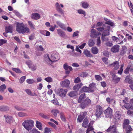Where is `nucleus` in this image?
I'll list each match as a JSON object with an SVG mask.
<instances>
[{
    "mask_svg": "<svg viewBox=\"0 0 133 133\" xmlns=\"http://www.w3.org/2000/svg\"><path fill=\"white\" fill-rule=\"evenodd\" d=\"M28 22L31 29L34 30L36 29L35 26L33 24L32 22L30 21H28Z\"/></svg>",
    "mask_w": 133,
    "mask_h": 133,
    "instance_id": "nucleus-29",
    "label": "nucleus"
},
{
    "mask_svg": "<svg viewBox=\"0 0 133 133\" xmlns=\"http://www.w3.org/2000/svg\"><path fill=\"white\" fill-rule=\"evenodd\" d=\"M105 36H102L101 39L103 41H109V39L105 37Z\"/></svg>",
    "mask_w": 133,
    "mask_h": 133,
    "instance_id": "nucleus-55",
    "label": "nucleus"
},
{
    "mask_svg": "<svg viewBox=\"0 0 133 133\" xmlns=\"http://www.w3.org/2000/svg\"><path fill=\"white\" fill-rule=\"evenodd\" d=\"M85 97L86 96L85 94L84 93L81 95L79 98L78 101V103H81L82 100L84 99Z\"/></svg>",
    "mask_w": 133,
    "mask_h": 133,
    "instance_id": "nucleus-31",
    "label": "nucleus"
},
{
    "mask_svg": "<svg viewBox=\"0 0 133 133\" xmlns=\"http://www.w3.org/2000/svg\"><path fill=\"white\" fill-rule=\"evenodd\" d=\"M70 84V81L68 79H66L64 80L61 81L60 82L61 85L63 87L68 88Z\"/></svg>",
    "mask_w": 133,
    "mask_h": 133,
    "instance_id": "nucleus-8",
    "label": "nucleus"
},
{
    "mask_svg": "<svg viewBox=\"0 0 133 133\" xmlns=\"http://www.w3.org/2000/svg\"><path fill=\"white\" fill-rule=\"evenodd\" d=\"M68 90L66 89H61L58 91V95L62 97H65L66 95Z\"/></svg>",
    "mask_w": 133,
    "mask_h": 133,
    "instance_id": "nucleus-6",
    "label": "nucleus"
},
{
    "mask_svg": "<svg viewBox=\"0 0 133 133\" xmlns=\"http://www.w3.org/2000/svg\"><path fill=\"white\" fill-rule=\"evenodd\" d=\"M95 78L98 81H99L102 80V77L99 75H95Z\"/></svg>",
    "mask_w": 133,
    "mask_h": 133,
    "instance_id": "nucleus-58",
    "label": "nucleus"
},
{
    "mask_svg": "<svg viewBox=\"0 0 133 133\" xmlns=\"http://www.w3.org/2000/svg\"><path fill=\"white\" fill-rule=\"evenodd\" d=\"M112 77V81L116 83H117L121 79L120 78L117 77L114 74H113Z\"/></svg>",
    "mask_w": 133,
    "mask_h": 133,
    "instance_id": "nucleus-24",
    "label": "nucleus"
},
{
    "mask_svg": "<svg viewBox=\"0 0 133 133\" xmlns=\"http://www.w3.org/2000/svg\"><path fill=\"white\" fill-rule=\"evenodd\" d=\"M36 126L39 130H41L42 129L41 123L38 121H37L36 122Z\"/></svg>",
    "mask_w": 133,
    "mask_h": 133,
    "instance_id": "nucleus-41",
    "label": "nucleus"
},
{
    "mask_svg": "<svg viewBox=\"0 0 133 133\" xmlns=\"http://www.w3.org/2000/svg\"><path fill=\"white\" fill-rule=\"evenodd\" d=\"M64 69L66 70V74H68L70 71L72 70V68L68 66L66 64H65L63 65Z\"/></svg>",
    "mask_w": 133,
    "mask_h": 133,
    "instance_id": "nucleus-14",
    "label": "nucleus"
},
{
    "mask_svg": "<svg viewBox=\"0 0 133 133\" xmlns=\"http://www.w3.org/2000/svg\"><path fill=\"white\" fill-rule=\"evenodd\" d=\"M121 116V112L120 111H117L115 112L114 116V118L116 121H118L120 119Z\"/></svg>",
    "mask_w": 133,
    "mask_h": 133,
    "instance_id": "nucleus-10",
    "label": "nucleus"
},
{
    "mask_svg": "<svg viewBox=\"0 0 133 133\" xmlns=\"http://www.w3.org/2000/svg\"><path fill=\"white\" fill-rule=\"evenodd\" d=\"M44 80L47 82L50 83L52 81V78L49 77H48L44 79Z\"/></svg>",
    "mask_w": 133,
    "mask_h": 133,
    "instance_id": "nucleus-49",
    "label": "nucleus"
},
{
    "mask_svg": "<svg viewBox=\"0 0 133 133\" xmlns=\"http://www.w3.org/2000/svg\"><path fill=\"white\" fill-rule=\"evenodd\" d=\"M9 110V107L7 106H0V111H6Z\"/></svg>",
    "mask_w": 133,
    "mask_h": 133,
    "instance_id": "nucleus-32",
    "label": "nucleus"
},
{
    "mask_svg": "<svg viewBox=\"0 0 133 133\" xmlns=\"http://www.w3.org/2000/svg\"><path fill=\"white\" fill-rule=\"evenodd\" d=\"M16 30L19 33L24 34L30 32V30L27 26H25L23 23H17L16 27Z\"/></svg>",
    "mask_w": 133,
    "mask_h": 133,
    "instance_id": "nucleus-2",
    "label": "nucleus"
},
{
    "mask_svg": "<svg viewBox=\"0 0 133 133\" xmlns=\"http://www.w3.org/2000/svg\"><path fill=\"white\" fill-rule=\"evenodd\" d=\"M124 107L127 109H130L133 110V99H130V104L127 103Z\"/></svg>",
    "mask_w": 133,
    "mask_h": 133,
    "instance_id": "nucleus-16",
    "label": "nucleus"
},
{
    "mask_svg": "<svg viewBox=\"0 0 133 133\" xmlns=\"http://www.w3.org/2000/svg\"><path fill=\"white\" fill-rule=\"evenodd\" d=\"M26 82L29 84H31L35 82V81L33 79H27Z\"/></svg>",
    "mask_w": 133,
    "mask_h": 133,
    "instance_id": "nucleus-46",
    "label": "nucleus"
},
{
    "mask_svg": "<svg viewBox=\"0 0 133 133\" xmlns=\"http://www.w3.org/2000/svg\"><path fill=\"white\" fill-rule=\"evenodd\" d=\"M106 101L108 103H112V102H113L114 101L113 99H111L109 97H108L107 98Z\"/></svg>",
    "mask_w": 133,
    "mask_h": 133,
    "instance_id": "nucleus-62",
    "label": "nucleus"
},
{
    "mask_svg": "<svg viewBox=\"0 0 133 133\" xmlns=\"http://www.w3.org/2000/svg\"><path fill=\"white\" fill-rule=\"evenodd\" d=\"M83 53L87 57H92V56L90 52L87 50H85L83 52Z\"/></svg>",
    "mask_w": 133,
    "mask_h": 133,
    "instance_id": "nucleus-28",
    "label": "nucleus"
},
{
    "mask_svg": "<svg viewBox=\"0 0 133 133\" xmlns=\"http://www.w3.org/2000/svg\"><path fill=\"white\" fill-rule=\"evenodd\" d=\"M129 120L128 119H126L124 120L123 124V128L124 129L125 127L128 126H130L129 125Z\"/></svg>",
    "mask_w": 133,
    "mask_h": 133,
    "instance_id": "nucleus-30",
    "label": "nucleus"
},
{
    "mask_svg": "<svg viewBox=\"0 0 133 133\" xmlns=\"http://www.w3.org/2000/svg\"><path fill=\"white\" fill-rule=\"evenodd\" d=\"M55 6L56 9L58 12L61 14H64L63 10L61 8L60 5L57 2L56 3Z\"/></svg>",
    "mask_w": 133,
    "mask_h": 133,
    "instance_id": "nucleus-15",
    "label": "nucleus"
},
{
    "mask_svg": "<svg viewBox=\"0 0 133 133\" xmlns=\"http://www.w3.org/2000/svg\"><path fill=\"white\" fill-rule=\"evenodd\" d=\"M4 117L6 122L7 123H10L12 122L13 118L12 117L7 115H5Z\"/></svg>",
    "mask_w": 133,
    "mask_h": 133,
    "instance_id": "nucleus-22",
    "label": "nucleus"
},
{
    "mask_svg": "<svg viewBox=\"0 0 133 133\" xmlns=\"http://www.w3.org/2000/svg\"><path fill=\"white\" fill-rule=\"evenodd\" d=\"M76 92L75 91H72L69 92L68 95L70 97H73L77 95Z\"/></svg>",
    "mask_w": 133,
    "mask_h": 133,
    "instance_id": "nucleus-36",
    "label": "nucleus"
},
{
    "mask_svg": "<svg viewBox=\"0 0 133 133\" xmlns=\"http://www.w3.org/2000/svg\"><path fill=\"white\" fill-rule=\"evenodd\" d=\"M81 89L82 91L84 92H93L94 91L93 89H90L89 87L85 86L83 87Z\"/></svg>",
    "mask_w": 133,
    "mask_h": 133,
    "instance_id": "nucleus-19",
    "label": "nucleus"
},
{
    "mask_svg": "<svg viewBox=\"0 0 133 133\" xmlns=\"http://www.w3.org/2000/svg\"><path fill=\"white\" fill-rule=\"evenodd\" d=\"M51 112L55 117H56L57 116V114L59 113V111L57 110H54L52 111Z\"/></svg>",
    "mask_w": 133,
    "mask_h": 133,
    "instance_id": "nucleus-48",
    "label": "nucleus"
},
{
    "mask_svg": "<svg viewBox=\"0 0 133 133\" xmlns=\"http://www.w3.org/2000/svg\"><path fill=\"white\" fill-rule=\"evenodd\" d=\"M101 34L98 32L96 31V30L94 29H92L91 30L90 33V36L91 37H96L99 35H101Z\"/></svg>",
    "mask_w": 133,
    "mask_h": 133,
    "instance_id": "nucleus-11",
    "label": "nucleus"
},
{
    "mask_svg": "<svg viewBox=\"0 0 133 133\" xmlns=\"http://www.w3.org/2000/svg\"><path fill=\"white\" fill-rule=\"evenodd\" d=\"M106 26V25L104 24L103 25V27L97 28L96 29L99 32H102L104 30L105 28V27Z\"/></svg>",
    "mask_w": 133,
    "mask_h": 133,
    "instance_id": "nucleus-40",
    "label": "nucleus"
},
{
    "mask_svg": "<svg viewBox=\"0 0 133 133\" xmlns=\"http://www.w3.org/2000/svg\"><path fill=\"white\" fill-rule=\"evenodd\" d=\"M101 44V41L100 40V38L99 37L97 38V45L98 46H99Z\"/></svg>",
    "mask_w": 133,
    "mask_h": 133,
    "instance_id": "nucleus-61",
    "label": "nucleus"
},
{
    "mask_svg": "<svg viewBox=\"0 0 133 133\" xmlns=\"http://www.w3.org/2000/svg\"><path fill=\"white\" fill-rule=\"evenodd\" d=\"M82 85L83 84L82 83L75 85L73 87V90H78Z\"/></svg>",
    "mask_w": 133,
    "mask_h": 133,
    "instance_id": "nucleus-27",
    "label": "nucleus"
},
{
    "mask_svg": "<svg viewBox=\"0 0 133 133\" xmlns=\"http://www.w3.org/2000/svg\"><path fill=\"white\" fill-rule=\"evenodd\" d=\"M40 115L44 119H48L49 118V116L48 115H45L43 113H41Z\"/></svg>",
    "mask_w": 133,
    "mask_h": 133,
    "instance_id": "nucleus-51",
    "label": "nucleus"
},
{
    "mask_svg": "<svg viewBox=\"0 0 133 133\" xmlns=\"http://www.w3.org/2000/svg\"><path fill=\"white\" fill-rule=\"evenodd\" d=\"M6 86L5 84H3L0 86V92L2 93L4 92V90L6 89Z\"/></svg>",
    "mask_w": 133,
    "mask_h": 133,
    "instance_id": "nucleus-43",
    "label": "nucleus"
},
{
    "mask_svg": "<svg viewBox=\"0 0 133 133\" xmlns=\"http://www.w3.org/2000/svg\"><path fill=\"white\" fill-rule=\"evenodd\" d=\"M34 123V121L32 120H27L22 123V125L26 130L29 131L33 127Z\"/></svg>",
    "mask_w": 133,
    "mask_h": 133,
    "instance_id": "nucleus-3",
    "label": "nucleus"
},
{
    "mask_svg": "<svg viewBox=\"0 0 133 133\" xmlns=\"http://www.w3.org/2000/svg\"><path fill=\"white\" fill-rule=\"evenodd\" d=\"M92 123H90L89 124V125L88 127V128L87 130L86 133H88L89 132L93 130V128L92 127Z\"/></svg>",
    "mask_w": 133,
    "mask_h": 133,
    "instance_id": "nucleus-33",
    "label": "nucleus"
},
{
    "mask_svg": "<svg viewBox=\"0 0 133 133\" xmlns=\"http://www.w3.org/2000/svg\"><path fill=\"white\" fill-rule=\"evenodd\" d=\"M12 69L17 73H21L22 72L20 70L17 68H12Z\"/></svg>",
    "mask_w": 133,
    "mask_h": 133,
    "instance_id": "nucleus-47",
    "label": "nucleus"
},
{
    "mask_svg": "<svg viewBox=\"0 0 133 133\" xmlns=\"http://www.w3.org/2000/svg\"><path fill=\"white\" fill-rule=\"evenodd\" d=\"M56 23L61 28L65 30H66V28L65 25L61 23L60 21H57L56 22Z\"/></svg>",
    "mask_w": 133,
    "mask_h": 133,
    "instance_id": "nucleus-21",
    "label": "nucleus"
},
{
    "mask_svg": "<svg viewBox=\"0 0 133 133\" xmlns=\"http://www.w3.org/2000/svg\"><path fill=\"white\" fill-rule=\"evenodd\" d=\"M91 51L94 54H96L98 52V50L96 47H94L91 48Z\"/></svg>",
    "mask_w": 133,
    "mask_h": 133,
    "instance_id": "nucleus-37",
    "label": "nucleus"
},
{
    "mask_svg": "<svg viewBox=\"0 0 133 133\" xmlns=\"http://www.w3.org/2000/svg\"><path fill=\"white\" fill-rule=\"evenodd\" d=\"M105 45L107 46L111 47L113 45V44L110 41H108L105 43Z\"/></svg>",
    "mask_w": 133,
    "mask_h": 133,
    "instance_id": "nucleus-57",
    "label": "nucleus"
},
{
    "mask_svg": "<svg viewBox=\"0 0 133 133\" xmlns=\"http://www.w3.org/2000/svg\"><path fill=\"white\" fill-rule=\"evenodd\" d=\"M88 119L86 118H85L82 124V126L85 128H87L88 127Z\"/></svg>",
    "mask_w": 133,
    "mask_h": 133,
    "instance_id": "nucleus-34",
    "label": "nucleus"
},
{
    "mask_svg": "<svg viewBox=\"0 0 133 133\" xmlns=\"http://www.w3.org/2000/svg\"><path fill=\"white\" fill-rule=\"evenodd\" d=\"M18 115L20 117L26 116H27L26 113L21 112L18 113Z\"/></svg>",
    "mask_w": 133,
    "mask_h": 133,
    "instance_id": "nucleus-44",
    "label": "nucleus"
},
{
    "mask_svg": "<svg viewBox=\"0 0 133 133\" xmlns=\"http://www.w3.org/2000/svg\"><path fill=\"white\" fill-rule=\"evenodd\" d=\"M91 103V101L88 98H87L83 102L81 103L80 106L81 108L84 109Z\"/></svg>",
    "mask_w": 133,
    "mask_h": 133,
    "instance_id": "nucleus-5",
    "label": "nucleus"
},
{
    "mask_svg": "<svg viewBox=\"0 0 133 133\" xmlns=\"http://www.w3.org/2000/svg\"><path fill=\"white\" fill-rule=\"evenodd\" d=\"M51 56V58H50L49 54H47L44 55V61L49 65H51L54 62L57 61L59 59V54L57 52H54Z\"/></svg>",
    "mask_w": 133,
    "mask_h": 133,
    "instance_id": "nucleus-1",
    "label": "nucleus"
},
{
    "mask_svg": "<svg viewBox=\"0 0 133 133\" xmlns=\"http://www.w3.org/2000/svg\"><path fill=\"white\" fill-rule=\"evenodd\" d=\"M104 113L105 115V116L106 118H111L113 116L112 110L110 107H108L104 111Z\"/></svg>",
    "mask_w": 133,
    "mask_h": 133,
    "instance_id": "nucleus-4",
    "label": "nucleus"
},
{
    "mask_svg": "<svg viewBox=\"0 0 133 133\" xmlns=\"http://www.w3.org/2000/svg\"><path fill=\"white\" fill-rule=\"evenodd\" d=\"M102 113V108L99 105L96 106V110L95 115L97 117H99Z\"/></svg>",
    "mask_w": 133,
    "mask_h": 133,
    "instance_id": "nucleus-9",
    "label": "nucleus"
},
{
    "mask_svg": "<svg viewBox=\"0 0 133 133\" xmlns=\"http://www.w3.org/2000/svg\"><path fill=\"white\" fill-rule=\"evenodd\" d=\"M125 131L126 133H131V131L133 130L130 126L125 127Z\"/></svg>",
    "mask_w": 133,
    "mask_h": 133,
    "instance_id": "nucleus-35",
    "label": "nucleus"
},
{
    "mask_svg": "<svg viewBox=\"0 0 133 133\" xmlns=\"http://www.w3.org/2000/svg\"><path fill=\"white\" fill-rule=\"evenodd\" d=\"M25 91L28 95L32 96H33L32 93L30 90L29 89H26L25 90Z\"/></svg>",
    "mask_w": 133,
    "mask_h": 133,
    "instance_id": "nucleus-60",
    "label": "nucleus"
},
{
    "mask_svg": "<svg viewBox=\"0 0 133 133\" xmlns=\"http://www.w3.org/2000/svg\"><path fill=\"white\" fill-rule=\"evenodd\" d=\"M107 132L110 133H119L115 125L110 126L106 130Z\"/></svg>",
    "mask_w": 133,
    "mask_h": 133,
    "instance_id": "nucleus-7",
    "label": "nucleus"
},
{
    "mask_svg": "<svg viewBox=\"0 0 133 133\" xmlns=\"http://www.w3.org/2000/svg\"><path fill=\"white\" fill-rule=\"evenodd\" d=\"M57 31L58 34L61 37H64L65 35V33L60 29H58Z\"/></svg>",
    "mask_w": 133,
    "mask_h": 133,
    "instance_id": "nucleus-25",
    "label": "nucleus"
},
{
    "mask_svg": "<svg viewBox=\"0 0 133 133\" xmlns=\"http://www.w3.org/2000/svg\"><path fill=\"white\" fill-rule=\"evenodd\" d=\"M80 6L84 9H87L89 8L90 5L88 2L86 1H83L80 3Z\"/></svg>",
    "mask_w": 133,
    "mask_h": 133,
    "instance_id": "nucleus-12",
    "label": "nucleus"
},
{
    "mask_svg": "<svg viewBox=\"0 0 133 133\" xmlns=\"http://www.w3.org/2000/svg\"><path fill=\"white\" fill-rule=\"evenodd\" d=\"M119 46L118 45H115L111 49V51L113 53L118 52L119 51Z\"/></svg>",
    "mask_w": 133,
    "mask_h": 133,
    "instance_id": "nucleus-17",
    "label": "nucleus"
},
{
    "mask_svg": "<svg viewBox=\"0 0 133 133\" xmlns=\"http://www.w3.org/2000/svg\"><path fill=\"white\" fill-rule=\"evenodd\" d=\"M87 114V112L86 111L81 112L80 113V114L79 115V117L80 116H81L83 118H84L85 116Z\"/></svg>",
    "mask_w": 133,
    "mask_h": 133,
    "instance_id": "nucleus-54",
    "label": "nucleus"
},
{
    "mask_svg": "<svg viewBox=\"0 0 133 133\" xmlns=\"http://www.w3.org/2000/svg\"><path fill=\"white\" fill-rule=\"evenodd\" d=\"M26 79V77L25 76H23L21 77L20 79L19 82L20 83H22Z\"/></svg>",
    "mask_w": 133,
    "mask_h": 133,
    "instance_id": "nucleus-52",
    "label": "nucleus"
},
{
    "mask_svg": "<svg viewBox=\"0 0 133 133\" xmlns=\"http://www.w3.org/2000/svg\"><path fill=\"white\" fill-rule=\"evenodd\" d=\"M115 42L118 44H122L123 43V42L122 40L121 41L118 38L117 39V40H116Z\"/></svg>",
    "mask_w": 133,
    "mask_h": 133,
    "instance_id": "nucleus-63",
    "label": "nucleus"
},
{
    "mask_svg": "<svg viewBox=\"0 0 133 133\" xmlns=\"http://www.w3.org/2000/svg\"><path fill=\"white\" fill-rule=\"evenodd\" d=\"M125 81L126 82L131 84V85H133V81L129 78L127 76L125 80Z\"/></svg>",
    "mask_w": 133,
    "mask_h": 133,
    "instance_id": "nucleus-39",
    "label": "nucleus"
},
{
    "mask_svg": "<svg viewBox=\"0 0 133 133\" xmlns=\"http://www.w3.org/2000/svg\"><path fill=\"white\" fill-rule=\"evenodd\" d=\"M104 19L105 21V24L110 25L111 26H115L114 24L112 21L105 18H104Z\"/></svg>",
    "mask_w": 133,
    "mask_h": 133,
    "instance_id": "nucleus-20",
    "label": "nucleus"
},
{
    "mask_svg": "<svg viewBox=\"0 0 133 133\" xmlns=\"http://www.w3.org/2000/svg\"><path fill=\"white\" fill-rule=\"evenodd\" d=\"M119 63L118 61H115L113 63L110 64L109 66H114V69L115 70H117L118 69L119 66Z\"/></svg>",
    "mask_w": 133,
    "mask_h": 133,
    "instance_id": "nucleus-26",
    "label": "nucleus"
},
{
    "mask_svg": "<svg viewBox=\"0 0 133 133\" xmlns=\"http://www.w3.org/2000/svg\"><path fill=\"white\" fill-rule=\"evenodd\" d=\"M31 18L32 19L37 20L40 18V15L37 13H32L31 16Z\"/></svg>",
    "mask_w": 133,
    "mask_h": 133,
    "instance_id": "nucleus-18",
    "label": "nucleus"
},
{
    "mask_svg": "<svg viewBox=\"0 0 133 133\" xmlns=\"http://www.w3.org/2000/svg\"><path fill=\"white\" fill-rule=\"evenodd\" d=\"M125 81L126 82L131 84V85H133V81L129 78L127 76L125 80Z\"/></svg>",
    "mask_w": 133,
    "mask_h": 133,
    "instance_id": "nucleus-38",
    "label": "nucleus"
},
{
    "mask_svg": "<svg viewBox=\"0 0 133 133\" xmlns=\"http://www.w3.org/2000/svg\"><path fill=\"white\" fill-rule=\"evenodd\" d=\"M50 129L46 128L44 129V133H49L50 132Z\"/></svg>",
    "mask_w": 133,
    "mask_h": 133,
    "instance_id": "nucleus-64",
    "label": "nucleus"
},
{
    "mask_svg": "<svg viewBox=\"0 0 133 133\" xmlns=\"http://www.w3.org/2000/svg\"><path fill=\"white\" fill-rule=\"evenodd\" d=\"M104 30L102 34V36H108L110 34L109 30L110 29V26L108 25H106Z\"/></svg>",
    "mask_w": 133,
    "mask_h": 133,
    "instance_id": "nucleus-13",
    "label": "nucleus"
},
{
    "mask_svg": "<svg viewBox=\"0 0 133 133\" xmlns=\"http://www.w3.org/2000/svg\"><path fill=\"white\" fill-rule=\"evenodd\" d=\"M95 44L93 40L91 39L89 40L88 42V45L90 46H93Z\"/></svg>",
    "mask_w": 133,
    "mask_h": 133,
    "instance_id": "nucleus-50",
    "label": "nucleus"
},
{
    "mask_svg": "<svg viewBox=\"0 0 133 133\" xmlns=\"http://www.w3.org/2000/svg\"><path fill=\"white\" fill-rule=\"evenodd\" d=\"M77 12L79 14H82L84 16L86 15V12L85 11L82 9H79L77 10Z\"/></svg>",
    "mask_w": 133,
    "mask_h": 133,
    "instance_id": "nucleus-42",
    "label": "nucleus"
},
{
    "mask_svg": "<svg viewBox=\"0 0 133 133\" xmlns=\"http://www.w3.org/2000/svg\"><path fill=\"white\" fill-rule=\"evenodd\" d=\"M7 41L6 40L1 39H0V45H1L4 44L6 43Z\"/></svg>",
    "mask_w": 133,
    "mask_h": 133,
    "instance_id": "nucleus-59",
    "label": "nucleus"
},
{
    "mask_svg": "<svg viewBox=\"0 0 133 133\" xmlns=\"http://www.w3.org/2000/svg\"><path fill=\"white\" fill-rule=\"evenodd\" d=\"M61 118L63 121H65L66 120L65 116L64 114L62 113H61L60 114Z\"/></svg>",
    "mask_w": 133,
    "mask_h": 133,
    "instance_id": "nucleus-53",
    "label": "nucleus"
},
{
    "mask_svg": "<svg viewBox=\"0 0 133 133\" xmlns=\"http://www.w3.org/2000/svg\"><path fill=\"white\" fill-rule=\"evenodd\" d=\"M96 83L94 82H92L90 84L89 87V89H93V88H94L96 87Z\"/></svg>",
    "mask_w": 133,
    "mask_h": 133,
    "instance_id": "nucleus-45",
    "label": "nucleus"
},
{
    "mask_svg": "<svg viewBox=\"0 0 133 133\" xmlns=\"http://www.w3.org/2000/svg\"><path fill=\"white\" fill-rule=\"evenodd\" d=\"M26 63L28 65L29 68H30L31 65L32 63V62L30 60H28L26 62Z\"/></svg>",
    "mask_w": 133,
    "mask_h": 133,
    "instance_id": "nucleus-56",
    "label": "nucleus"
},
{
    "mask_svg": "<svg viewBox=\"0 0 133 133\" xmlns=\"http://www.w3.org/2000/svg\"><path fill=\"white\" fill-rule=\"evenodd\" d=\"M13 26L12 25H10L6 26L5 27V32L12 33V32Z\"/></svg>",
    "mask_w": 133,
    "mask_h": 133,
    "instance_id": "nucleus-23",
    "label": "nucleus"
}]
</instances>
